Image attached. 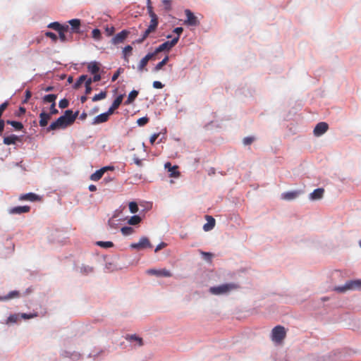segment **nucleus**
Segmentation results:
<instances>
[{"label": "nucleus", "instance_id": "obj_19", "mask_svg": "<svg viewBox=\"0 0 361 361\" xmlns=\"http://www.w3.org/2000/svg\"><path fill=\"white\" fill-rule=\"evenodd\" d=\"M68 26H61V30L59 32V39L61 42H66L68 41H70V38L67 37V36L65 34V32L69 30Z\"/></svg>", "mask_w": 361, "mask_h": 361}, {"label": "nucleus", "instance_id": "obj_18", "mask_svg": "<svg viewBox=\"0 0 361 361\" xmlns=\"http://www.w3.org/2000/svg\"><path fill=\"white\" fill-rule=\"evenodd\" d=\"M299 194L300 192H298V190H293V192H288L281 194V197L283 200H293L298 197Z\"/></svg>", "mask_w": 361, "mask_h": 361}, {"label": "nucleus", "instance_id": "obj_22", "mask_svg": "<svg viewBox=\"0 0 361 361\" xmlns=\"http://www.w3.org/2000/svg\"><path fill=\"white\" fill-rule=\"evenodd\" d=\"M69 23L71 26L72 32H79L80 27L81 25V20L78 19H73L69 20Z\"/></svg>", "mask_w": 361, "mask_h": 361}, {"label": "nucleus", "instance_id": "obj_20", "mask_svg": "<svg viewBox=\"0 0 361 361\" xmlns=\"http://www.w3.org/2000/svg\"><path fill=\"white\" fill-rule=\"evenodd\" d=\"M39 124L41 126H46L48 123L49 120L50 119V114L47 113H44V111H42L39 114Z\"/></svg>", "mask_w": 361, "mask_h": 361}, {"label": "nucleus", "instance_id": "obj_50", "mask_svg": "<svg viewBox=\"0 0 361 361\" xmlns=\"http://www.w3.org/2000/svg\"><path fill=\"white\" fill-rule=\"evenodd\" d=\"M123 69H122V68H118V69L117 70V71H116V72L114 73V75H113V76H112V78H111V80H112V81H115V80H116V79H118V77H119V75H120L121 73H122V72H123Z\"/></svg>", "mask_w": 361, "mask_h": 361}, {"label": "nucleus", "instance_id": "obj_43", "mask_svg": "<svg viewBox=\"0 0 361 361\" xmlns=\"http://www.w3.org/2000/svg\"><path fill=\"white\" fill-rule=\"evenodd\" d=\"M150 32H152V31L150 30L149 27H148L145 32L143 33L142 37L140 39H138V42L141 43L144 42V40L146 39V38L148 37Z\"/></svg>", "mask_w": 361, "mask_h": 361}, {"label": "nucleus", "instance_id": "obj_63", "mask_svg": "<svg viewBox=\"0 0 361 361\" xmlns=\"http://www.w3.org/2000/svg\"><path fill=\"white\" fill-rule=\"evenodd\" d=\"M4 124H5L4 121L1 120V118H0V135H2L4 128Z\"/></svg>", "mask_w": 361, "mask_h": 361}, {"label": "nucleus", "instance_id": "obj_59", "mask_svg": "<svg viewBox=\"0 0 361 361\" xmlns=\"http://www.w3.org/2000/svg\"><path fill=\"white\" fill-rule=\"evenodd\" d=\"M162 3L165 5L166 9H171V1L170 0H162Z\"/></svg>", "mask_w": 361, "mask_h": 361}, {"label": "nucleus", "instance_id": "obj_40", "mask_svg": "<svg viewBox=\"0 0 361 361\" xmlns=\"http://www.w3.org/2000/svg\"><path fill=\"white\" fill-rule=\"evenodd\" d=\"M57 114H59V110H57V109L56 107V101H54V103H52L49 107V114H50V117H51V115Z\"/></svg>", "mask_w": 361, "mask_h": 361}, {"label": "nucleus", "instance_id": "obj_60", "mask_svg": "<svg viewBox=\"0 0 361 361\" xmlns=\"http://www.w3.org/2000/svg\"><path fill=\"white\" fill-rule=\"evenodd\" d=\"M170 172H171V174H170L171 177H176V176H179V172L177 171V169H176V170L171 169Z\"/></svg>", "mask_w": 361, "mask_h": 361}, {"label": "nucleus", "instance_id": "obj_26", "mask_svg": "<svg viewBox=\"0 0 361 361\" xmlns=\"http://www.w3.org/2000/svg\"><path fill=\"white\" fill-rule=\"evenodd\" d=\"M6 123L11 125L17 130H22V129H23V125L22 123H20V121L8 120V121H6Z\"/></svg>", "mask_w": 361, "mask_h": 361}, {"label": "nucleus", "instance_id": "obj_14", "mask_svg": "<svg viewBox=\"0 0 361 361\" xmlns=\"http://www.w3.org/2000/svg\"><path fill=\"white\" fill-rule=\"evenodd\" d=\"M205 219L207 223L203 225V229L204 231H210L216 226V220L211 215H206Z\"/></svg>", "mask_w": 361, "mask_h": 361}, {"label": "nucleus", "instance_id": "obj_46", "mask_svg": "<svg viewBox=\"0 0 361 361\" xmlns=\"http://www.w3.org/2000/svg\"><path fill=\"white\" fill-rule=\"evenodd\" d=\"M69 105V101L66 99H61L59 103V106L61 109L68 107Z\"/></svg>", "mask_w": 361, "mask_h": 361}, {"label": "nucleus", "instance_id": "obj_49", "mask_svg": "<svg viewBox=\"0 0 361 361\" xmlns=\"http://www.w3.org/2000/svg\"><path fill=\"white\" fill-rule=\"evenodd\" d=\"M149 121V118L147 117H142L138 118L137 120V124L140 126H144L147 124Z\"/></svg>", "mask_w": 361, "mask_h": 361}, {"label": "nucleus", "instance_id": "obj_44", "mask_svg": "<svg viewBox=\"0 0 361 361\" xmlns=\"http://www.w3.org/2000/svg\"><path fill=\"white\" fill-rule=\"evenodd\" d=\"M150 32H152V31L150 30L149 27H148L145 32L143 33L142 37L140 39H138V42L141 43L144 42V40L146 39V38L148 37Z\"/></svg>", "mask_w": 361, "mask_h": 361}, {"label": "nucleus", "instance_id": "obj_17", "mask_svg": "<svg viewBox=\"0 0 361 361\" xmlns=\"http://www.w3.org/2000/svg\"><path fill=\"white\" fill-rule=\"evenodd\" d=\"M19 200L21 201L35 202V201L39 200L40 199H39V197L38 196V195H37L35 193L30 192V193L20 195L19 197Z\"/></svg>", "mask_w": 361, "mask_h": 361}, {"label": "nucleus", "instance_id": "obj_38", "mask_svg": "<svg viewBox=\"0 0 361 361\" xmlns=\"http://www.w3.org/2000/svg\"><path fill=\"white\" fill-rule=\"evenodd\" d=\"M61 26H62L61 24H60L59 23H57V21H55L54 23H49L47 27L49 28H52L56 31L59 32V30H61Z\"/></svg>", "mask_w": 361, "mask_h": 361}, {"label": "nucleus", "instance_id": "obj_2", "mask_svg": "<svg viewBox=\"0 0 361 361\" xmlns=\"http://www.w3.org/2000/svg\"><path fill=\"white\" fill-rule=\"evenodd\" d=\"M238 288V286L235 283H224L219 286L210 287L209 293L214 295L226 294L233 290H236Z\"/></svg>", "mask_w": 361, "mask_h": 361}, {"label": "nucleus", "instance_id": "obj_52", "mask_svg": "<svg viewBox=\"0 0 361 361\" xmlns=\"http://www.w3.org/2000/svg\"><path fill=\"white\" fill-rule=\"evenodd\" d=\"M18 314H12L10 315L8 318V322H18Z\"/></svg>", "mask_w": 361, "mask_h": 361}, {"label": "nucleus", "instance_id": "obj_62", "mask_svg": "<svg viewBox=\"0 0 361 361\" xmlns=\"http://www.w3.org/2000/svg\"><path fill=\"white\" fill-rule=\"evenodd\" d=\"M101 78H102L101 75H99V73H97L94 74V76L92 78V80L93 81H99L101 80Z\"/></svg>", "mask_w": 361, "mask_h": 361}, {"label": "nucleus", "instance_id": "obj_23", "mask_svg": "<svg viewBox=\"0 0 361 361\" xmlns=\"http://www.w3.org/2000/svg\"><path fill=\"white\" fill-rule=\"evenodd\" d=\"M138 94H139V92H137V90H132L130 92L127 99L125 101L124 104L128 105V104L133 103L134 100L136 99Z\"/></svg>", "mask_w": 361, "mask_h": 361}, {"label": "nucleus", "instance_id": "obj_24", "mask_svg": "<svg viewBox=\"0 0 361 361\" xmlns=\"http://www.w3.org/2000/svg\"><path fill=\"white\" fill-rule=\"evenodd\" d=\"M18 137L16 135H11L8 137H4L3 142L6 145H15V143L18 141Z\"/></svg>", "mask_w": 361, "mask_h": 361}, {"label": "nucleus", "instance_id": "obj_31", "mask_svg": "<svg viewBox=\"0 0 361 361\" xmlns=\"http://www.w3.org/2000/svg\"><path fill=\"white\" fill-rule=\"evenodd\" d=\"M97 245H99L102 248H111V247H113L114 243L111 241H97Z\"/></svg>", "mask_w": 361, "mask_h": 361}, {"label": "nucleus", "instance_id": "obj_39", "mask_svg": "<svg viewBox=\"0 0 361 361\" xmlns=\"http://www.w3.org/2000/svg\"><path fill=\"white\" fill-rule=\"evenodd\" d=\"M132 50H133V47H130V45H127L123 49V54H124V59L127 62L128 61V53H130L132 51Z\"/></svg>", "mask_w": 361, "mask_h": 361}, {"label": "nucleus", "instance_id": "obj_8", "mask_svg": "<svg viewBox=\"0 0 361 361\" xmlns=\"http://www.w3.org/2000/svg\"><path fill=\"white\" fill-rule=\"evenodd\" d=\"M185 14L187 17L185 24L188 25H200V20L197 16H195L192 11L189 9L185 10Z\"/></svg>", "mask_w": 361, "mask_h": 361}, {"label": "nucleus", "instance_id": "obj_25", "mask_svg": "<svg viewBox=\"0 0 361 361\" xmlns=\"http://www.w3.org/2000/svg\"><path fill=\"white\" fill-rule=\"evenodd\" d=\"M87 68L91 73L94 74L98 73L99 70V65L96 61L91 62L88 63Z\"/></svg>", "mask_w": 361, "mask_h": 361}, {"label": "nucleus", "instance_id": "obj_37", "mask_svg": "<svg viewBox=\"0 0 361 361\" xmlns=\"http://www.w3.org/2000/svg\"><path fill=\"white\" fill-rule=\"evenodd\" d=\"M86 78H87V75H80L79 77V78L78 79V80L76 81V82H75L74 87L75 88L80 87L82 85V82H84L85 80H86Z\"/></svg>", "mask_w": 361, "mask_h": 361}, {"label": "nucleus", "instance_id": "obj_3", "mask_svg": "<svg viewBox=\"0 0 361 361\" xmlns=\"http://www.w3.org/2000/svg\"><path fill=\"white\" fill-rule=\"evenodd\" d=\"M287 335V331L283 326L277 325L272 329L271 334V338L273 342L281 343L285 339Z\"/></svg>", "mask_w": 361, "mask_h": 361}, {"label": "nucleus", "instance_id": "obj_10", "mask_svg": "<svg viewBox=\"0 0 361 361\" xmlns=\"http://www.w3.org/2000/svg\"><path fill=\"white\" fill-rule=\"evenodd\" d=\"M329 130V125L328 123H325V121H322L321 123H319L316 125L314 129V135L315 136H321L326 131Z\"/></svg>", "mask_w": 361, "mask_h": 361}, {"label": "nucleus", "instance_id": "obj_12", "mask_svg": "<svg viewBox=\"0 0 361 361\" xmlns=\"http://www.w3.org/2000/svg\"><path fill=\"white\" fill-rule=\"evenodd\" d=\"M108 170H114V166H104L103 168L97 170L96 172L91 174L90 179L94 181L99 180L103 177L104 172Z\"/></svg>", "mask_w": 361, "mask_h": 361}, {"label": "nucleus", "instance_id": "obj_41", "mask_svg": "<svg viewBox=\"0 0 361 361\" xmlns=\"http://www.w3.org/2000/svg\"><path fill=\"white\" fill-rule=\"evenodd\" d=\"M20 295V293L18 290H12L11 291L7 296L4 297V299H11L13 298H18Z\"/></svg>", "mask_w": 361, "mask_h": 361}, {"label": "nucleus", "instance_id": "obj_42", "mask_svg": "<svg viewBox=\"0 0 361 361\" xmlns=\"http://www.w3.org/2000/svg\"><path fill=\"white\" fill-rule=\"evenodd\" d=\"M44 35L47 37H49L52 39L53 42H56L58 40V37L56 34L53 33V32L47 31L44 32Z\"/></svg>", "mask_w": 361, "mask_h": 361}, {"label": "nucleus", "instance_id": "obj_16", "mask_svg": "<svg viewBox=\"0 0 361 361\" xmlns=\"http://www.w3.org/2000/svg\"><path fill=\"white\" fill-rule=\"evenodd\" d=\"M110 115L111 114H109V109H108V111H106L105 113L99 114V116L94 117L92 123L96 125L103 123V122L108 121Z\"/></svg>", "mask_w": 361, "mask_h": 361}, {"label": "nucleus", "instance_id": "obj_36", "mask_svg": "<svg viewBox=\"0 0 361 361\" xmlns=\"http://www.w3.org/2000/svg\"><path fill=\"white\" fill-rule=\"evenodd\" d=\"M134 228L132 227H128V226H126L125 227L121 228V233L124 235H131V233H133Z\"/></svg>", "mask_w": 361, "mask_h": 361}, {"label": "nucleus", "instance_id": "obj_47", "mask_svg": "<svg viewBox=\"0 0 361 361\" xmlns=\"http://www.w3.org/2000/svg\"><path fill=\"white\" fill-rule=\"evenodd\" d=\"M8 105H9L8 101H6L3 104H0V118H1L3 113L4 112V111L8 107Z\"/></svg>", "mask_w": 361, "mask_h": 361}, {"label": "nucleus", "instance_id": "obj_56", "mask_svg": "<svg viewBox=\"0 0 361 361\" xmlns=\"http://www.w3.org/2000/svg\"><path fill=\"white\" fill-rule=\"evenodd\" d=\"M165 169H167L168 171H171V169L176 170V169H177V166H172V165L171 164L170 162H166V163H165Z\"/></svg>", "mask_w": 361, "mask_h": 361}, {"label": "nucleus", "instance_id": "obj_1", "mask_svg": "<svg viewBox=\"0 0 361 361\" xmlns=\"http://www.w3.org/2000/svg\"><path fill=\"white\" fill-rule=\"evenodd\" d=\"M78 115V111L73 114L72 110H66L64 115L59 117L56 121L50 124L47 128L48 131L56 130L59 128H65L73 124Z\"/></svg>", "mask_w": 361, "mask_h": 361}, {"label": "nucleus", "instance_id": "obj_29", "mask_svg": "<svg viewBox=\"0 0 361 361\" xmlns=\"http://www.w3.org/2000/svg\"><path fill=\"white\" fill-rule=\"evenodd\" d=\"M126 338L127 340H130V341H133V340L137 341V343H138V345L140 346L143 345L142 338H140V336H137L135 334H134V335H127Z\"/></svg>", "mask_w": 361, "mask_h": 361}, {"label": "nucleus", "instance_id": "obj_45", "mask_svg": "<svg viewBox=\"0 0 361 361\" xmlns=\"http://www.w3.org/2000/svg\"><path fill=\"white\" fill-rule=\"evenodd\" d=\"M150 32H152V31L150 30L149 27H148L145 32L143 33L142 37L140 39H138V42L141 43L144 42V40L146 39V38L148 37Z\"/></svg>", "mask_w": 361, "mask_h": 361}, {"label": "nucleus", "instance_id": "obj_32", "mask_svg": "<svg viewBox=\"0 0 361 361\" xmlns=\"http://www.w3.org/2000/svg\"><path fill=\"white\" fill-rule=\"evenodd\" d=\"M158 27V18H152L149 27L152 32L155 31Z\"/></svg>", "mask_w": 361, "mask_h": 361}, {"label": "nucleus", "instance_id": "obj_51", "mask_svg": "<svg viewBox=\"0 0 361 361\" xmlns=\"http://www.w3.org/2000/svg\"><path fill=\"white\" fill-rule=\"evenodd\" d=\"M255 140V137H245L243 139V144L245 145H251V143L252 142H254Z\"/></svg>", "mask_w": 361, "mask_h": 361}, {"label": "nucleus", "instance_id": "obj_61", "mask_svg": "<svg viewBox=\"0 0 361 361\" xmlns=\"http://www.w3.org/2000/svg\"><path fill=\"white\" fill-rule=\"evenodd\" d=\"M30 97H31L30 90H26L24 102H27L28 99H30Z\"/></svg>", "mask_w": 361, "mask_h": 361}, {"label": "nucleus", "instance_id": "obj_28", "mask_svg": "<svg viewBox=\"0 0 361 361\" xmlns=\"http://www.w3.org/2000/svg\"><path fill=\"white\" fill-rule=\"evenodd\" d=\"M169 60V56H165V57L163 59V60L155 66L154 68V72H158L160 69H161L162 66H165Z\"/></svg>", "mask_w": 361, "mask_h": 361}, {"label": "nucleus", "instance_id": "obj_34", "mask_svg": "<svg viewBox=\"0 0 361 361\" xmlns=\"http://www.w3.org/2000/svg\"><path fill=\"white\" fill-rule=\"evenodd\" d=\"M92 36L95 40H100L102 38V33L99 28H94L92 31Z\"/></svg>", "mask_w": 361, "mask_h": 361}, {"label": "nucleus", "instance_id": "obj_9", "mask_svg": "<svg viewBox=\"0 0 361 361\" xmlns=\"http://www.w3.org/2000/svg\"><path fill=\"white\" fill-rule=\"evenodd\" d=\"M128 35H130V31L126 30H122L116 34L115 37L112 38L111 42L113 44H119V43H122L126 41Z\"/></svg>", "mask_w": 361, "mask_h": 361}, {"label": "nucleus", "instance_id": "obj_48", "mask_svg": "<svg viewBox=\"0 0 361 361\" xmlns=\"http://www.w3.org/2000/svg\"><path fill=\"white\" fill-rule=\"evenodd\" d=\"M104 31L107 36H111V35H114L115 28L113 26H111V27L107 26L105 27Z\"/></svg>", "mask_w": 361, "mask_h": 361}, {"label": "nucleus", "instance_id": "obj_53", "mask_svg": "<svg viewBox=\"0 0 361 361\" xmlns=\"http://www.w3.org/2000/svg\"><path fill=\"white\" fill-rule=\"evenodd\" d=\"M166 243H164V242H161L159 243V245H158L156 248L154 249V252H158L159 250L163 249V248H165V247L166 246Z\"/></svg>", "mask_w": 361, "mask_h": 361}, {"label": "nucleus", "instance_id": "obj_27", "mask_svg": "<svg viewBox=\"0 0 361 361\" xmlns=\"http://www.w3.org/2000/svg\"><path fill=\"white\" fill-rule=\"evenodd\" d=\"M57 96L55 94H48L43 97L42 99L44 103H51L53 104L54 101H56Z\"/></svg>", "mask_w": 361, "mask_h": 361}, {"label": "nucleus", "instance_id": "obj_55", "mask_svg": "<svg viewBox=\"0 0 361 361\" xmlns=\"http://www.w3.org/2000/svg\"><path fill=\"white\" fill-rule=\"evenodd\" d=\"M183 30L182 27H177L173 29V32L177 35V36L178 37V39L180 38V34H182Z\"/></svg>", "mask_w": 361, "mask_h": 361}, {"label": "nucleus", "instance_id": "obj_35", "mask_svg": "<svg viewBox=\"0 0 361 361\" xmlns=\"http://www.w3.org/2000/svg\"><path fill=\"white\" fill-rule=\"evenodd\" d=\"M130 211L132 214H136L139 211V207L136 202L132 201L129 203Z\"/></svg>", "mask_w": 361, "mask_h": 361}, {"label": "nucleus", "instance_id": "obj_30", "mask_svg": "<svg viewBox=\"0 0 361 361\" xmlns=\"http://www.w3.org/2000/svg\"><path fill=\"white\" fill-rule=\"evenodd\" d=\"M142 221V218L139 216V215H134L133 216L130 217L128 224L130 225H137L139 224V223Z\"/></svg>", "mask_w": 361, "mask_h": 361}, {"label": "nucleus", "instance_id": "obj_21", "mask_svg": "<svg viewBox=\"0 0 361 361\" xmlns=\"http://www.w3.org/2000/svg\"><path fill=\"white\" fill-rule=\"evenodd\" d=\"M324 192V190L322 189V188H318L317 189L314 190V192H312L310 194V199L312 200H320V198H322Z\"/></svg>", "mask_w": 361, "mask_h": 361}, {"label": "nucleus", "instance_id": "obj_33", "mask_svg": "<svg viewBox=\"0 0 361 361\" xmlns=\"http://www.w3.org/2000/svg\"><path fill=\"white\" fill-rule=\"evenodd\" d=\"M107 96V92H105V90L104 92H99V94H96L93 97H92V101L94 102H96V101H98V100H102V99H104V98Z\"/></svg>", "mask_w": 361, "mask_h": 361}, {"label": "nucleus", "instance_id": "obj_58", "mask_svg": "<svg viewBox=\"0 0 361 361\" xmlns=\"http://www.w3.org/2000/svg\"><path fill=\"white\" fill-rule=\"evenodd\" d=\"M159 136V134H154V135H152L151 137H150V139H149V142L152 145H154L156 140L157 139Z\"/></svg>", "mask_w": 361, "mask_h": 361}, {"label": "nucleus", "instance_id": "obj_13", "mask_svg": "<svg viewBox=\"0 0 361 361\" xmlns=\"http://www.w3.org/2000/svg\"><path fill=\"white\" fill-rule=\"evenodd\" d=\"M31 207L29 206H18L11 207L8 209V214H25L30 211Z\"/></svg>", "mask_w": 361, "mask_h": 361}, {"label": "nucleus", "instance_id": "obj_7", "mask_svg": "<svg viewBox=\"0 0 361 361\" xmlns=\"http://www.w3.org/2000/svg\"><path fill=\"white\" fill-rule=\"evenodd\" d=\"M155 56L154 54V51L149 52L147 54H146L140 61L137 70L139 72H143V71H147L146 66L147 65V63L149 61V60H154Z\"/></svg>", "mask_w": 361, "mask_h": 361}, {"label": "nucleus", "instance_id": "obj_4", "mask_svg": "<svg viewBox=\"0 0 361 361\" xmlns=\"http://www.w3.org/2000/svg\"><path fill=\"white\" fill-rule=\"evenodd\" d=\"M335 290L338 292H345L348 290H361V280L348 281L345 286L336 287Z\"/></svg>", "mask_w": 361, "mask_h": 361}, {"label": "nucleus", "instance_id": "obj_11", "mask_svg": "<svg viewBox=\"0 0 361 361\" xmlns=\"http://www.w3.org/2000/svg\"><path fill=\"white\" fill-rule=\"evenodd\" d=\"M147 274H152V276H164V277H170L171 276V272L169 270L163 269H148L146 271Z\"/></svg>", "mask_w": 361, "mask_h": 361}, {"label": "nucleus", "instance_id": "obj_6", "mask_svg": "<svg viewBox=\"0 0 361 361\" xmlns=\"http://www.w3.org/2000/svg\"><path fill=\"white\" fill-rule=\"evenodd\" d=\"M130 246L133 249L141 250L145 248H152V245L149 238L143 237L140 239L138 243H133Z\"/></svg>", "mask_w": 361, "mask_h": 361}, {"label": "nucleus", "instance_id": "obj_5", "mask_svg": "<svg viewBox=\"0 0 361 361\" xmlns=\"http://www.w3.org/2000/svg\"><path fill=\"white\" fill-rule=\"evenodd\" d=\"M178 42V37H174L171 41H166L160 44L157 48L155 49L154 54V58L156 59V56L158 53L164 51V50H169L171 48L174 47L176 44H177Z\"/></svg>", "mask_w": 361, "mask_h": 361}, {"label": "nucleus", "instance_id": "obj_64", "mask_svg": "<svg viewBox=\"0 0 361 361\" xmlns=\"http://www.w3.org/2000/svg\"><path fill=\"white\" fill-rule=\"evenodd\" d=\"M92 78H86V80H85V86H91V84L92 82Z\"/></svg>", "mask_w": 361, "mask_h": 361}, {"label": "nucleus", "instance_id": "obj_57", "mask_svg": "<svg viewBox=\"0 0 361 361\" xmlns=\"http://www.w3.org/2000/svg\"><path fill=\"white\" fill-rule=\"evenodd\" d=\"M163 86H164L163 83H161V82H159V80H155L153 82V87L155 88H162Z\"/></svg>", "mask_w": 361, "mask_h": 361}, {"label": "nucleus", "instance_id": "obj_54", "mask_svg": "<svg viewBox=\"0 0 361 361\" xmlns=\"http://www.w3.org/2000/svg\"><path fill=\"white\" fill-rule=\"evenodd\" d=\"M148 13L151 18H157V14L153 11L152 6H147Z\"/></svg>", "mask_w": 361, "mask_h": 361}, {"label": "nucleus", "instance_id": "obj_15", "mask_svg": "<svg viewBox=\"0 0 361 361\" xmlns=\"http://www.w3.org/2000/svg\"><path fill=\"white\" fill-rule=\"evenodd\" d=\"M124 96V94H121V95L116 97V99L114 100L111 106L109 108V114H111V115L113 114L114 111H116V109L118 108L120 104H121Z\"/></svg>", "mask_w": 361, "mask_h": 361}]
</instances>
